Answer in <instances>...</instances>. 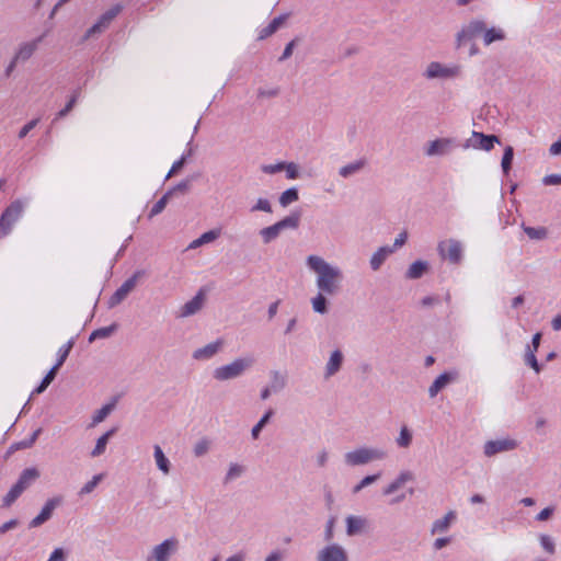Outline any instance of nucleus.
I'll list each match as a JSON object with an SVG mask.
<instances>
[{"label":"nucleus","mask_w":561,"mask_h":561,"mask_svg":"<svg viewBox=\"0 0 561 561\" xmlns=\"http://www.w3.org/2000/svg\"><path fill=\"white\" fill-rule=\"evenodd\" d=\"M335 516H330L327 520L325 529H324V540L330 542L334 537V525H335Z\"/></svg>","instance_id":"5fc2aeb1"},{"label":"nucleus","mask_w":561,"mask_h":561,"mask_svg":"<svg viewBox=\"0 0 561 561\" xmlns=\"http://www.w3.org/2000/svg\"><path fill=\"white\" fill-rule=\"evenodd\" d=\"M78 96H79V90H76L73 92V94L71 95V98L69 99V101L67 102V104L65 105V107L57 113L55 119L64 118L65 116H67L68 113L75 107Z\"/></svg>","instance_id":"09e8293b"},{"label":"nucleus","mask_w":561,"mask_h":561,"mask_svg":"<svg viewBox=\"0 0 561 561\" xmlns=\"http://www.w3.org/2000/svg\"><path fill=\"white\" fill-rule=\"evenodd\" d=\"M461 75V66H445L438 61H432L427 65L424 77L427 79H451Z\"/></svg>","instance_id":"39448f33"},{"label":"nucleus","mask_w":561,"mask_h":561,"mask_svg":"<svg viewBox=\"0 0 561 561\" xmlns=\"http://www.w3.org/2000/svg\"><path fill=\"white\" fill-rule=\"evenodd\" d=\"M414 476L411 471H402L389 485L382 490L383 495L393 494L408 481H412Z\"/></svg>","instance_id":"4be33fe9"},{"label":"nucleus","mask_w":561,"mask_h":561,"mask_svg":"<svg viewBox=\"0 0 561 561\" xmlns=\"http://www.w3.org/2000/svg\"><path fill=\"white\" fill-rule=\"evenodd\" d=\"M472 137L479 139V144L473 145L474 148L490 151L493 149L495 144H500L501 140L496 135H485L480 131H472Z\"/></svg>","instance_id":"412c9836"},{"label":"nucleus","mask_w":561,"mask_h":561,"mask_svg":"<svg viewBox=\"0 0 561 561\" xmlns=\"http://www.w3.org/2000/svg\"><path fill=\"white\" fill-rule=\"evenodd\" d=\"M301 211L294 210L282 220L272 226L260 230V236L264 244H268L278 238L282 231L286 229H297L300 225Z\"/></svg>","instance_id":"f03ea898"},{"label":"nucleus","mask_w":561,"mask_h":561,"mask_svg":"<svg viewBox=\"0 0 561 561\" xmlns=\"http://www.w3.org/2000/svg\"><path fill=\"white\" fill-rule=\"evenodd\" d=\"M283 171H286V178L289 180L299 178V168L295 162L284 161Z\"/></svg>","instance_id":"864d4df0"},{"label":"nucleus","mask_w":561,"mask_h":561,"mask_svg":"<svg viewBox=\"0 0 561 561\" xmlns=\"http://www.w3.org/2000/svg\"><path fill=\"white\" fill-rule=\"evenodd\" d=\"M288 15L287 14H282L277 18H274L267 26L263 27L261 31H260V35H259V39H264L271 35H273L274 33H276L278 31V28L285 23V21L287 20Z\"/></svg>","instance_id":"393cba45"},{"label":"nucleus","mask_w":561,"mask_h":561,"mask_svg":"<svg viewBox=\"0 0 561 561\" xmlns=\"http://www.w3.org/2000/svg\"><path fill=\"white\" fill-rule=\"evenodd\" d=\"M540 545L548 553H554L556 546L552 538L548 535L540 536Z\"/></svg>","instance_id":"13d9d810"},{"label":"nucleus","mask_w":561,"mask_h":561,"mask_svg":"<svg viewBox=\"0 0 561 561\" xmlns=\"http://www.w3.org/2000/svg\"><path fill=\"white\" fill-rule=\"evenodd\" d=\"M412 443V433L407 426H402L399 437L397 438V444L402 448H408Z\"/></svg>","instance_id":"de8ad7c7"},{"label":"nucleus","mask_w":561,"mask_h":561,"mask_svg":"<svg viewBox=\"0 0 561 561\" xmlns=\"http://www.w3.org/2000/svg\"><path fill=\"white\" fill-rule=\"evenodd\" d=\"M48 31L44 32L38 37L34 38L30 42H24L19 45L15 55L13 56L15 58V61L19 62H25L27 61L34 53L37 50L39 44L43 42V39L47 36Z\"/></svg>","instance_id":"9d476101"},{"label":"nucleus","mask_w":561,"mask_h":561,"mask_svg":"<svg viewBox=\"0 0 561 561\" xmlns=\"http://www.w3.org/2000/svg\"><path fill=\"white\" fill-rule=\"evenodd\" d=\"M41 433H42V428L35 430L28 438L18 443V448L25 449V448L32 447L34 445V443L36 442V439L38 438Z\"/></svg>","instance_id":"6e6d98bb"},{"label":"nucleus","mask_w":561,"mask_h":561,"mask_svg":"<svg viewBox=\"0 0 561 561\" xmlns=\"http://www.w3.org/2000/svg\"><path fill=\"white\" fill-rule=\"evenodd\" d=\"M514 159V148L512 146H507L504 149L501 167L504 172V174H508L512 169V163Z\"/></svg>","instance_id":"ea45409f"},{"label":"nucleus","mask_w":561,"mask_h":561,"mask_svg":"<svg viewBox=\"0 0 561 561\" xmlns=\"http://www.w3.org/2000/svg\"><path fill=\"white\" fill-rule=\"evenodd\" d=\"M23 210L24 204L20 199H15L4 208L0 217L13 228V225L21 218Z\"/></svg>","instance_id":"2eb2a0df"},{"label":"nucleus","mask_w":561,"mask_h":561,"mask_svg":"<svg viewBox=\"0 0 561 561\" xmlns=\"http://www.w3.org/2000/svg\"><path fill=\"white\" fill-rule=\"evenodd\" d=\"M38 477L39 471L36 468H26L21 472L16 482L23 486L25 491Z\"/></svg>","instance_id":"c756f323"},{"label":"nucleus","mask_w":561,"mask_h":561,"mask_svg":"<svg viewBox=\"0 0 561 561\" xmlns=\"http://www.w3.org/2000/svg\"><path fill=\"white\" fill-rule=\"evenodd\" d=\"M455 518L454 512H448L443 518H439L433 523L432 533H444L449 526L450 522Z\"/></svg>","instance_id":"e433bc0d"},{"label":"nucleus","mask_w":561,"mask_h":561,"mask_svg":"<svg viewBox=\"0 0 561 561\" xmlns=\"http://www.w3.org/2000/svg\"><path fill=\"white\" fill-rule=\"evenodd\" d=\"M343 362H344V355H343L342 351L334 350L331 353L329 360L325 365L324 378L329 379L332 376L336 375L341 370Z\"/></svg>","instance_id":"a211bd4d"},{"label":"nucleus","mask_w":561,"mask_h":561,"mask_svg":"<svg viewBox=\"0 0 561 561\" xmlns=\"http://www.w3.org/2000/svg\"><path fill=\"white\" fill-rule=\"evenodd\" d=\"M254 365L252 357H239L230 364L215 368L213 377L218 381H227L241 377Z\"/></svg>","instance_id":"7ed1b4c3"},{"label":"nucleus","mask_w":561,"mask_h":561,"mask_svg":"<svg viewBox=\"0 0 561 561\" xmlns=\"http://www.w3.org/2000/svg\"><path fill=\"white\" fill-rule=\"evenodd\" d=\"M209 446H210V442L206 438H202L199 439L195 445H194V455L196 457H202L204 455H206L209 450Z\"/></svg>","instance_id":"603ef678"},{"label":"nucleus","mask_w":561,"mask_h":561,"mask_svg":"<svg viewBox=\"0 0 561 561\" xmlns=\"http://www.w3.org/2000/svg\"><path fill=\"white\" fill-rule=\"evenodd\" d=\"M244 467L239 463H231L229 467L228 472L226 473V477L224 479V483L227 484L231 482L232 480L240 478L244 472Z\"/></svg>","instance_id":"37998d69"},{"label":"nucleus","mask_w":561,"mask_h":561,"mask_svg":"<svg viewBox=\"0 0 561 561\" xmlns=\"http://www.w3.org/2000/svg\"><path fill=\"white\" fill-rule=\"evenodd\" d=\"M171 198V193H164L162 195V197L152 206L150 213H149V218H152L157 215H159L160 213L163 211V209L165 208L168 202L170 201Z\"/></svg>","instance_id":"c03bdc74"},{"label":"nucleus","mask_w":561,"mask_h":561,"mask_svg":"<svg viewBox=\"0 0 561 561\" xmlns=\"http://www.w3.org/2000/svg\"><path fill=\"white\" fill-rule=\"evenodd\" d=\"M59 368L53 366L42 379L41 383L33 390V394H39L44 392L48 386L54 381Z\"/></svg>","instance_id":"72a5a7b5"},{"label":"nucleus","mask_w":561,"mask_h":561,"mask_svg":"<svg viewBox=\"0 0 561 561\" xmlns=\"http://www.w3.org/2000/svg\"><path fill=\"white\" fill-rule=\"evenodd\" d=\"M273 415H274L273 409H268L262 415V417L259 420V422L251 430V436L253 439H257L260 437L262 430L266 426V424L270 422V420Z\"/></svg>","instance_id":"f704fd0d"},{"label":"nucleus","mask_w":561,"mask_h":561,"mask_svg":"<svg viewBox=\"0 0 561 561\" xmlns=\"http://www.w3.org/2000/svg\"><path fill=\"white\" fill-rule=\"evenodd\" d=\"M428 270V263L426 261L417 260L413 262L405 273L408 279H419Z\"/></svg>","instance_id":"a878e982"},{"label":"nucleus","mask_w":561,"mask_h":561,"mask_svg":"<svg viewBox=\"0 0 561 561\" xmlns=\"http://www.w3.org/2000/svg\"><path fill=\"white\" fill-rule=\"evenodd\" d=\"M485 31V23L480 20H473L465 25L456 35V47L460 48Z\"/></svg>","instance_id":"423d86ee"},{"label":"nucleus","mask_w":561,"mask_h":561,"mask_svg":"<svg viewBox=\"0 0 561 561\" xmlns=\"http://www.w3.org/2000/svg\"><path fill=\"white\" fill-rule=\"evenodd\" d=\"M386 451L376 448L362 447L355 450L348 451L344 455V461L347 466H363L374 460H381L386 458Z\"/></svg>","instance_id":"20e7f679"},{"label":"nucleus","mask_w":561,"mask_h":561,"mask_svg":"<svg viewBox=\"0 0 561 561\" xmlns=\"http://www.w3.org/2000/svg\"><path fill=\"white\" fill-rule=\"evenodd\" d=\"M142 275L144 271H136L129 278H127L108 299V307L113 308L119 305L128 296V294L136 287L138 279Z\"/></svg>","instance_id":"0eeeda50"},{"label":"nucleus","mask_w":561,"mask_h":561,"mask_svg":"<svg viewBox=\"0 0 561 561\" xmlns=\"http://www.w3.org/2000/svg\"><path fill=\"white\" fill-rule=\"evenodd\" d=\"M191 190V179H184L173 187L167 191V193H171V197L176 193L186 194Z\"/></svg>","instance_id":"3c124183"},{"label":"nucleus","mask_w":561,"mask_h":561,"mask_svg":"<svg viewBox=\"0 0 561 561\" xmlns=\"http://www.w3.org/2000/svg\"><path fill=\"white\" fill-rule=\"evenodd\" d=\"M295 46H296V39L290 41L285 46V49H284L282 56L278 58V61L282 62V61L288 59L293 55Z\"/></svg>","instance_id":"69168bd1"},{"label":"nucleus","mask_w":561,"mask_h":561,"mask_svg":"<svg viewBox=\"0 0 561 561\" xmlns=\"http://www.w3.org/2000/svg\"><path fill=\"white\" fill-rule=\"evenodd\" d=\"M270 387L273 389L274 393L282 391L287 385V376L286 374L280 373L279 370H272L270 373Z\"/></svg>","instance_id":"c85d7f7f"},{"label":"nucleus","mask_w":561,"mask_h":561,"mask_svg":"<svg viewBox=\"0 0 561 561\" xmlns=\"http://www.w3.org/2000/svg\"><path fill=\"white\" fill-rule=\"evenodd\" d=\"M504 37H505L504 32L501 28L492 27V28L488 30L485 27V31L483 32V42L485 45H490L496 41H502V39H504Z\"/></svg>","instance_id":"58836bf2"},{"label":"nucleus","mask_w":561,"mask_h":561,"mask_svg":"<svg viewBox=\"0 0 561 561\" xmlns=\"http://www.w3.org/2000/svg\"><path fill=\"white\" fill-rule=\"evenodd\" d=\"M298 198H299L298 190L296 187H289L280 194L278 202L282 207H287L291 203L298 201Z\"/></svg>","instance_id":"4c0bfd02"},{"label":"nucleus","mask_w":561,"mask_h":561,"mask_svg":"<svg viewBox=\"0 0 561 561\" xmlns=\"http://www.w3.org/2000/svg\"><path fill=\"white\" fill-rule=\"evenodd\" d=\"M75 345V340H69L65 345H62L58 351V358L54 366L60 368L69 356L70 351Z\"/></svg>","instance_id":"a19ab883"},{"label":"nucleus","mask_w":561,"mask_h":561,"mask_svg":"<svg viewBox=\"0 0 561 561\" xmlns=\"http://www.w3.org/2000/svg\"><path fill=\"white\" fill-rule=\"evenodd\" d=\"M284 161L275 164H265L262 167V171L266 174H275L283 171Z\"/></svg>","instance_id":"680f3d73"},{"label":"nucleus","mask_w":561,"mask_h":561,"mask_svg":"<svg viewBox=\"0 0 561 561\" xmlns=\"http://www.w3.org/2000/svg\"><path fill=\"white\" fill-rule=\"evenodd\" d=\"M543 185H561V174H548L542 178Z\"/></svg>","instance_id":"338daca9"},{"label":"nucleus","mask_w":561,"mask_h":561,"mask_svg":"<svg viewBox=\"0 0 561 561\" xmlns=\"http://www.w3.org/2000/svg\"><path fill=\"white\" fill-rule=\"evenodd\" d=\"M439 254L449 261L451 264L460 263L462 259V248L458 240L449 239L438 243Z\"/></svg>","instance_id":"6e6552de"},{"label":"nucleus","mask_w":561,"mask_h":561,"mask_svg":"<svg viewBox=\"0 0 561 561\" xmlns=\"http://www.w3.org/2000/svg\"><path fill=\"white\" fill-rule=\"evenodd\" d=\"M66 551L62 548H56L47 561H66Z\"/></svg>","instance_id":"774afa93"},{"label":"nucleus","mask_w":561,"mask_h":561,"mask_svg":"<svg viewBox=\"0 0 561 561\" xmlns=\"http://www.w3.org/2000/svg\"><path fill=\"white\" fill-rule=\"evenodd\" d=\"M39 118H34L25 124L19 131V138L22 139L27 136V134L37 126Z\"/></svg>","instance_id":"052dcab7"},{"label":"nucleus","mask_w":561,"mask_h":561,"mask_svg":"<svg viewBox=\"0 0 561 561\" xmlns=\"http://www.w3.org/2000/svg\"><path fill=\"white\" fill-rule=\"evenodd\" d=\"M316 559L317 561H348L346 550L337 543L323 547L318 551Z\"/></svg>","instance_id":"9b49d317"},{"label":"nucleus","mask_w":561,"mask_h":561,"mask_svg":"<svg viewBox=\"0 0 561 561\" xmlns=\"http://www.w3.org/2000/svg\"><path fill=\"white\" fill-rule=\"evenodd\" d=\"M116 330H117L116 323H112L108 327L99 328V329L92 331V333L89 336V342L92 343L98 339L110 337Z\"/></svg>","instance_id":"c9c22d12"},{"label":"nucleus","mask_w":561,"mask_h":561,"mask_svg":"<svg viewBox=\"0 0 561 561\" xmlns=\"http://www.w3.org/2000/svg\"><path fill=\"white\" fill-rule=\"evenodd\" d=\"M103 479V474H95L90 481H88L79 491V495L83 496L91 493Z\"/></svg>","instance_id":"8fccbe9b"},{"label":"nucleus","mask_w":561,"mask_h":561,"mask_svg":"<svg viewBox=\"0 0 561 561\" xmlns=\"http://www.w3.org/2000/svg\"><path fill=\"white\" fill-rule=\"evenodd\" d=\"M381 477V473L378 472L376 474H369V476H366L364 477L354 488H353V493H358L360 492L364 488L375 483L379 478Z\"/></svg>","instance_id":"49530a36"},{"label":"nucleus","mask_w":561,"mask_h":561,"mask_svg":"<svg viewBox=\"0 0 561 561\" xmlns=\"http://www.w3.org/2000/svg\"><path fill=\"white\" fill-rule=\"evenodd\" d=\"M325 295V293L319 291L317 296L311 299V305L314 312L325 314L329 311V301Z\"/></svg>","instance_id":"7c9ffc66"},{"label":"nucleus","mask_w":561,"mask_h":561,"mask_svg":"<svg viewBox=\"0 0 561 561\" xmlns=\"http://www.w3.org/2000/svg\"><path fill=\"white\" fill-rule=\"evenodd\" d=\"M102 32H104L103 27L96 22L87 30L82 41L84 42L96 34H101Z\"/></svg>","instance_id":"0e129e2a"},{"label":"nucleus","mask_w":561,"mask_h":561,"mask_svg":"<svg viewBox=\"0 0 561 561\" xmlns=\"http://www.w3.org/2000/svg\"><path fill=\"white\" fill-rule=\"evenodd\" d=\"M517 445V442L512 438L488 440L483 446V453L486 457H493L496 454L513 450Z\"/></svg>","instance_id":"f8f14e48"},{"label":"nucleus","mask_w":561,"mask_h":561,"mask_svg":"<svg viewBox=\"0 0 561 561\" xmlns=\"http://www.w3.org/2000/svg\"><path fill=\"white\" fill-rule=\"evenodd\" d=\"M114 408L115 401L107 403L103 405L101 409H99L93 415L92 425L103 422L107 417V415L114 410Z\"/></svg>","instance_id":"79ce46f5"},{"label":"nucleus","mask_w":561,"mask_h":561,"mask_svg":"<svg viewBox=\"0 0 561 561\" xmlns=\"http://www.w3.org/2000/svg\"><path fill=\"white\" fill-rule=\"evenodd\" d=\"M218 237H219L218 230H209V231H206L203 234H201L199 238H201V241L203 242V244H206V243L215 241Z\"/></svg>","instance_id":"e2e57ef3"},{"label":"nucleus","mask_w":561,"mask_h":561,"mask_svg":"<svg viewBox=\"0 0 561 561\" xmlns=\"http://www.w3.org/2000/svg\"><path fill=\"white\" fill-rule=\"evenodd\" d=\"M179 549V540L175 537L168 538L153 547L151 559L154 561H169Z\"/></svg>","instance_id":"1a4fd4ad"},{"label":"nucleus","mask_w":561,"mask_h":561,"mask_svg":"<svg viewBox=\"0 0 561 561\" xmlns=\"http://www.w3.org/2000/svg\"><path fill=\"white\" fill-rule=\"evenodd\" d=\"M346 535L348 537L357 536L365 531L368 520L363 516L348 515L345 518Z\"/></svg>","instance_id":"f3484780"},{"label":"nucleus","mask_w":561,"mask_h":561,"mask_svg":"<svg viewBox=\"0 0 561 561\" xmlns=\"http://www.w3.org/2000/svg\"><path fill=\"white\" fill-rule=\"evenodd\" d=\"M458 377L457 371H445L440 374L428 388V394L434 398L442 391L446 386L456 380Z\"/></svg>","instance_id":"dca6fc26"},{"label":"nucleus","mask_w":561,"mask_h":561,"mask_svg":"<svg viewBox=\"0 0 561 561\" xmlns=\"http://www.w3.org/2000/svg\"><path fill=\"white\" fill-rule=\"evenodd\" d=\"M307 265L317 274L316 284L319 291L334 296L341 290L343 274L339 267L329 264L318 255H309Z\"/></svg>","instance_id":"f257e3e1"},{"label":"nucleus","mask_w":561,"mask_h":561,"mask_svg":"<svg viewBox=\"0 0 561 561\" xmlns=\"http://www.w3.org/2000/svg\"><path fill=\"white\" fill-rule=\"evenodd\" d=\"M251 211H265V213H272V206L271 203L265 198H259L256 204L252 206Z\"/></svg>","instance_id":"4d7b16f0"},{"label":"nucleus","mask_w":561,"mask_h":561,"mask_svg":"<svg viewBox=\"0 0 561 561\" xmlns=\"http://www.w3.org/2000/svg\"><path fill=\"white\" fill-rule=\"evenodd\" d=\"M522 229L531 240H545L549 233L546 227H530L523 224Z\"/></svg>","instance_id":"2f4dec72"},{"label":"nucleus","mask_w":561,"mask_h":561,"mask_svg":"<svg viewBox=\"0 0 561 561\" xmlns=\"http://www.w3.org/2000/svg\"><path fill=\"white\" fill-rule=\"evenodd\" d=\"M153 456L159 470H161L164 474H168L170 472L171 465L159 445L154 446Z\"/></svg>","instance_id":"473e14b6"},{"label":"nucleus","mask_w":561,"mask_h":561,"mask_svg":"<svg viewBox=\"0 0 561 561\" xmlns=\"http://www.w3.org/2000/svg\"><path fill=\"white\" fill-rule=\"evenodd\" d=\"M116 432H117V427H113V428L108 430L107 432H105L102 436H100L96 440L95 447L91 451V456L92 457L101 456L105 451L106 445H107L110 438L112 436H114Z\"/></svg>","instance_id":"bb28decb"},{"label":"nucleus","mask_w":561,"mask_h":561,"mask_svg":"<svg viewBox=\"0 0 561 561\" xmlns=\"http://www.w3.org/2000/svg\"><path fill=\"white\" fill-rule=\"evenodd\" d=\"M451 139L449 138H438L430 142L425 153L430 157L432 156H444L448 153L450 146H451Z\"/></svg>","instance_id":"6ab92c4d"},{"label":"nucleus","mask_w":561,"mask_h":561,"mask_svg":"<svg viewBox=\"0 0 561 561\" xmlns=\"http://www.w3.org/2000/svg\"><path fill=\"white\" fill-rule=\"evenodd\" d=\"M391 253H393V248L389 245L380 247L370 257L369 264L371 270L378 271Z\"/></svg>","instance_id":"5701e85b"},{"label":"nucleus","mask_w":561,"mask_h":561,"mask_svg":"<svg viewBox=\"0 0 561 561\" xmlns=\"http://www.w3.org/2000/svg\"><path fill=\"white\" fill-rule=\"evenodd\" d=\"M206 299L204 288H201L196 295L187 302H185L178 314L179 318H187L196 314L202 308Z\"/></svg>","instance_id":"ddd939ff"},{"label":"nucleus","mask_w":561,"mask_h":561,"mask_svg":"<svg viewBox=\"0 0 561 561\" xmlns=\"http://www.w3.org/2000/svg\"><path fill=\"white\" fill-rule=\"evenodd\" d=\"M61 503V497L49 499L37 516H35L28 524L30 528H36L50 519L55 508Z\"/></svg>","instance_id":"4468645a"},{"label":"nucleus","mask_w":561,"mask_h":561,"mask_svg":"<svg viewBox=\"0 0 561 561\" xmlns=\"http://www.w3.org/2000/svg\"><path fill=\"white\" fill-rule=\"evenodd\" d=\"M536 352H531L530 345H527V351L525 353V364L531 367L537 374L541 371V365L538 363V359L535 355Z\"/></svg>","instance_id":"a18cd8bd"},{"label":"nucleus","mask_w":561,"mask_h":561,"mask_svg":"<svg viewBox=\"0 0 561 561\" xmlns=\"http://www.w3.org/2000/svg\"><path fill=\"white\" fill-rule=\"evenodd\" d=\"M221 346H222L221 340L211 342L203 347L195 350L193 353V358L197 359V360L209 359L218 353V351L220 350Z\"/></svg>","instance_id":"aec40b11"},{"label":"nucleus","mask_w":561,"mask_h":561,"mask_svg":"<svg viewBox=\"0 0 561 561\" xmlns=\"http://www.w3.org/2000/svg\"><path fill=\"white\" fill-rule=\"evenodd\" d=\"M367 164V160L365 158H362V159H358L354 162H351L346 165H343L340 168L339 170V174L344 178V179H347L358 172H360Z\"/></svg>","instance_id":"b1692460"},{"label":"nucleus","mask_w":561,"mask_h":561,"mask_svg":"<svg viewBox=\"0 0 561 561\" xmlns=\"http://www.w3.org/2000/svg\"><path fill=\"white\" fill-rule=\"evenodd\" d=\"M186 163V156H182L178 161H175L170 171L168 172L167 176H165V180L170 179L171 176H173L175 173H178Z\"/></svg>","instance_id":"bf43d9fd"},{"label":"nucleus","mask_w":561,"mask_h":561,"mask_svg":"<svg viewBox=\"0 0 561 561\" xmlns=\"http://www.w3.org/2000/svg\"><path fill=\"white\" fill-rule=\"evenodd\" d=\"M123 10V5L117 3L115 5H113L111 9H108L107 11H105L100 18L99 20L96 21L102 27L103 30L105 31L110 24L112 23V21L122 12Z\"/></svg>","instance_id":"cd10ccee"}]
</instances>
